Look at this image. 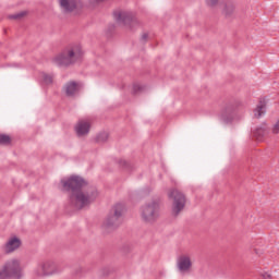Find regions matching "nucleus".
Masks as SVG:
<instances>
[{
	"label": "nucleus",
	"mask_w": 279,
	"mask_h": 279,
	"mask_svg": "<svg viewBox=\"0 0 279 279\" xmlns=\"http://www.w3.org/2000/svg\"><path fill=\"white\" fill-rule=\"evenodd\" d=\"M63 191L70 194V204L76 210H82L86 206H90L97 197H99V192L97 187L89 185L84 178L80 175H72L68 180L61 181Z\"/></svg>",
	"instance_id": "nucleus-1"
},
{
	"label": "nucleus",
	"mask_w": 279,
	"mask_h": 279,
	"mask_svg": "<svg viewBox=\"0 0 279 279\" xmlns=\"http://www.w3.org/2000/svg\"><path fill=\"white\" fill-rule=\"evenodd\" d=\"M84 52L82 51V46L78 44L68 46L59 54L52 58L53 64L57 66H71L76 62L82 60Z\"/></svg>",
	"instance_id": "nucleus-2"
},
{
	"label": "nucleus",
	"mask_w": 279,
	"mask_h": 279,
	"mask_svg": "<svg viewBox=\"0 0 279 279\" xmlns=\"http://www.w3.org/2000/svg\"><path fill=\"white\" fill-rule=\"evenodd\" d=\"M123 215H125V205L118 203L113 205L102 225L106 232L117 230L123 223Z\"/></svg>",
	"instance_id": "nucleus-3"
},
{
	"label": "nucleus",
	"mask_w": 279,
	"mask_h": 279,
	"mask_svg": "<svg viewBox=\"0 0 279 279\" xmlns=\"http://www.w3.org/2000/svg\"><path fill=\"white\" fill-rule=\"evenodd\" d=\"M113 17L119 25H123L129 29H136L138 27V20L132 12L118 10L113 12Z\"/></svg>",
	"instance_id": "nucleus-4"
},
{
	"label": "nucleus",
	"mask_w": 279,
	"mask_h": 279,
	"mask_svg": "<svg viewBox=\"0 0 279 279\" xmlns=\"http://www.w3.org/2000/svg\"><path fill=\"white\" fill-rule=\"evenodd\" d=\"M142 219L145 223H154L160 217V202L151 201L142 207Z\"/></svg>",
	"instance_id": "nucleus-5"
},
{
	"label": "nucleus",
	"mask_w": 279,
	"mask_h": 279,
	"mask_svg": "<svg viewBox=\"0 0 279 279\" xmlns=\"http://www.w3.org/2000/svg\"><path fill=\"white\" fill-rule=\"evenodd\" d=\"M168 197L172 199V217H178L186 207V196L179 190H171Z\"/></svg>",
	"instance_id": "nucleus-6"
},
{
	"label": "nucleus",
	"mask_w": 279,
	"mask_h": 279,
	"mask_svg": "<svg viewBox=\"0 0 279 279\" xmlns=\"http://www.w3.org/2000/svg\"><path fill=\"white\" fill-rule=\"evenodd\" d=\"M5 278H21V264L17 259L7 262L0 270V279Z\"/></svg>",
	"instance_id": "nucleus-7"
},
{
	"label": "nucleus",
	"mask_w": 279,
	"mask_h": 279,
	"mask_svg": "<svg viewBox=\"0 0 279 279\" xmlns=\"http://www.w3.org/2000/svg\"><path fill=\"white\" fill-rule=\"evenodd\" d=\"M239 102H229L221 112L220 119L223 123H232L236 119Z\"/></svg>",
	"instance_id": "nucleus-8"
},
{
	"label": "nucleus",
	"mask_w": 279,
	"mask_h": 279,
	"mask_svg": "<svg viewBox=\"0 0 279 279\" xmlns=\"http://www.w3.org/2000/svg\"><path fill=\"white\" fill-rule=\"evenodd\" d=\"M63 90L66 97H75L76 95H80V90H82V84L75 81H70L63 86Z\"/></svg>",
	"instance_id": "nucleus-9"
},
{
	"label": "nucleus",
	"mask_w": 279,
	"mask_h": 279,
	"mask_svg": "<svg viewBox=\"0 0 279 279\" xmlns=\"http://www.w3.org/2000/svg\"><path fill=\"white\" fill-rule=\"evenodd\" d=\"M59 5L65 14H71L77 10V0H59Z\"/></svg>",
	"instance_id": "nucleus-10"
},
{
	"label": "nucleus",
	"mask_w": 279,
	"mask_h": 279,
	"mask_svg": "<svg viewBox=\"0 0 279 279\" xmlns=\"http://www.w3.org/2000/svg\"><path fill=\"white\" fill-rule=\"evenodd\" d=\"M75 132L77 136H86L90 132V122L80 120L75 125Z\"/></svg>",
	"instance_id": "nucleus-11"
},
{
	"label": "nucleus",
	"mask_w": 279,
	"mask_h": 279,
	"mask_svg": "<svg viewBox=\"0 0 279 279\" xmlns=\"http://www.w3.org/2000/svg\"><path fill=\"white\" fill-rule=\"evenodd\" d=\"M21 245H22L21 239L16 238V236L11 238L5 243V246H4L5 254H12V252H16V250H19V247H21Z\"/></svg>",
	"instance_id": "nucleus-12"
},
{
	"label": "nucleus",
	"mask_w": 279,
	"mask_h": 279,
	"mask_svg": "<svg viewBox=\"0 0 279 279\" xmlns=\"http://www.w3.org/2000/svg\"><path fill=\"white\" fill-rule=\"evenodd\" d=\"M236 10V4H234V1L232 0H226L222 3V14L226 16V19H230L232 14H234Z\"/></svg>",
	"instance_id": "nucleus-13"
},
{
	"label": "nucleus",
	"mask_w": 279,
	"mask_h": 279,
	"mask_svg": "<svg viewBox=\"0 0 279 279\" xmlns=\"http://www.w3.org/2000/svg\"><path fill=\"white\" fill-rule=\"evenodd\" d=\"M193 267V263L191 262V257L189 256H181L178 259V269L181 272L189 271Z\"/></svg>",
	"instance_id": "nucleus-14"
},
{
	"label": "nucleus",
	"mask_w": 279,
	"mask_h": 279,
	"mask_svg": "<svg viewBox=\"0 0 279 279\" xmlns=\"http://www.w3.org/2000/svg\"><path fill=\"white\" fill-rule=\"evenodd\" d=\"M265 112H267V100H265V98H260L256 108L254 109V117H256V119H260Z\"/></svg>",
	"instance_id": "nucleus-15"
},
{
	"label": "nucleus",
	"mask_w": 279,
	"mask_h": 279,
	"mask_svg": "<svg viewBox=\"0 0 279 279\" xmlns=\"http://www.w3.org/2000/svg\"><path fill=\"white\" fill-rule=\"evenodd\" d=\"M41 269L44 271V276H50V274H53V262H45L41 265Z\"/></svg>",
	"instance_id": "nucleus-16"
},
{
	"label": "nucleus",
	"mask_w": 279,
	"mask_h": 279,
	"mask_svg": "<svg viewBox=\"0 0 279 279\" xmlns=\"http://www.w3.org/2000/svg\"><path fill=\"white\" fill-rule=\"evenodd\" d=\"M108 138H110V134L108 132H100L97 134L95 142L98 144L108 143Z\"/></svg>",
	"instance_id": "nucleus-17"
},
{
	"label": "nucleus",
	"mask_w": 279,
	"mask_h": 279,
	"mask_svg": "<svg viewBox=\"0 0 279 279\" xmlns=\"http://www.w3.org/2000/svg\"><path fill=\"white\" fill-rule=\"evenodd\" d=\"M265 134H267V129L265 126L257 128L253 132V135L256 137L257 141H262Z\"/></svg>",
	"instance_id": "nucleus-18"
},
{
	"label": "nucleus",
	"mask_w": 279,
	"mask_h": 279,
	"mask_svg": "<svg viewBox=\"0 0 279 279\" xmlns=\"http://www.w3.org/2000/svg\"><path fill=\"white\" fill-rule=\"evenodd\" d=\"M25 16H27V11H22L19 13L10 14V15H8V19L10 21H21L22 19H25Z\"/></svg>",
	"instance_id": "nucleus-19"
},
{
	"label": "nucleus",
	"mask_w": 279,
	"mask_h": 279,
	"mask_svg": "<svg viewBox=\"0 0 279 279\" xmlns=\"http://www.w3.org/2000/svg\"><path fill=\"white\" fill-rule=\"evenodd\" d=\"M10 143H12L10 135L0 134V145H10Z\"/></svg>",
	"instance_id": "nucleus-20"
},
{
	"label": "nucleus",
	"mask_w": 279,
	"mask_h": 279,
	"mask_svg": "<svg viewBox=\"0 0 279 279\" xmlns=\"http://www.w3.org/2000/svg\"><path fill=\"white\" fill-rule=\"evenodd\" d=\"M145 90V86L140 84L133 85V95H138V93H143Z\"/></svg>",
	"instance_id": "nucleus-21"
},
{
	"label": "nucleus",
	"mask_w": 279,
	"mask_h": 279,
	"mask_svg": "<svg viewBox=\"0 0 279 279\" xmlns=\"http://www.w3.org/2000/svg\"><path fill=\"white\" fill-rule=\"evenodd\" d=\"M43 80H44L45 84H53V75H51V74L44 73Z\"/></svg>",
	"instance_id": "nucleus-22"
},
{
	"label": "nucleus",
	"mask_w": 279,
	"mask_h": 279,
	"mask_svg": "<svg viewBox=\"0 0 279 279\" xmlns=\"http://www.w3.org/2000/svg\"><path fill=\"white\" fill-rule=\"evenodd\" d=\"M206 3L210 8H215V5H217V3H219V0H206Z\"/></svg>",
	"instance_id": "nucleus-23"
},
{
	"label": "nucleus",
	"mask_w": 279,
	"mask_h": 279,
	"mask_svg": "<svg viewBox=\"0 0 279 279\" xmlns=\"http://www.w3.org/2000/svg\"><path fill=\"white\" fill-rule=\"evenodd\" d=\"M119 165L123 167L124 169H128L130 167V163L123 159L119 161Z\"/></svg>",
	"instance_id": "nucleus-24"
},
{
	"label": "nucleus",
	"mask_w": 279,
	"mask_h": 279,
	"mask_svg": "<svg viewBox=\"0 0 279 279\" xmlns=\"http://www.w3.org/2000/svg\"><path fill=\"white\" fill-rule=\"evenodd\" d=\"M149 38V34H147V33H144L143 35H142V37H141V41L142 43H147V39Z\"/></svg>",
	"instance_id": "nucleus-25"
},
{
	"label": "nucleus",
	"mask_w": 279,
	"mask_h": 279,
	"mask_svg": "<svg viewBox=\"0 0 279 279\" xmlns=\"http://www.w3.org/2000/svg\"><path fill=\"white\" fill-rule=\"evenodd\" d=\"M262 278H264V279H271L272 277H271L270 274L264 272V274H262Z\"/></svg>",
	"instance_id": "nucleus-26"
},
{
	"label": "nucleus",
	"mask_w": 279,
	"mask_h": 279,
	"mask_svg": "<svg viewBox=\"0 0 279 279\" xmlns=\"http://www.w3.org/2000/svg\"><path fill=\"white\" fill-rule=\"evenodd\" d=\"M96 3H101L104 2L105 0H94Z\"/></svg>",
	"instance_id": "nucleus-27"
}]
</instances>
